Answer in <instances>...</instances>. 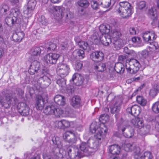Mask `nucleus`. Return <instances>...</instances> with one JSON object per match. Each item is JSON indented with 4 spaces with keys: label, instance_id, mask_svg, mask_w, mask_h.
Returning a JSON list of instances; mask_svg holds the SVG:
<instances>
[{
    "label": "nucleus",
    "instance_id": "1",
    "mask_svg": "<svg viewBox=\"0 0 159 159\" xmlns=\"http://www.w3.org/2000/svg\"><path fill=\"white\" fill-rule=\"evenodd\" d=\"M96 127L94 126L93 124H92L90 125V130L92 133H95L96 131L97 133L93 137L90 138L87 141V144L89 147L93 149L97 150L98 149L99 146V143L102 139V134L103 132L106 133L107 129L106 128L104 129L102 128H99L96 130Z\"/></svg>",
    "mask_w": 159,
    "mask_h": 159
},
{
    "label": "nucleus",
    "instance_id": "2",
    "mask_svg": "<svg viewBox=\"0 0 159 159\" xmlns=\"http://www.w3.org/2000/svg\"><path fill=\"white\" fill-rule=\"evenodd\" d=\"M126 56L124 55H120L118 57L119 62L123 63L125 61V67L127 72L131 74L136 73L139 70L140 64L136 59L132 58L126 60Z\"/></svg>",
    "mask_w": 159,
    "mask_h": 159
},
{
    "label": "nucleus",
    "instance_id": "3",
    "mask_svg": "<svg viewBox=\"0 0 159 159\" xmlns=\"http://www.w3.org/2000/svg\"><path fill=\"white\" fill-rule=\"evenodd\" d=\"M133 7L128 2H120L116 6V10L120 14L123 18H127L132 14Z\"/></svg>",
    "mask_w": 159,
    "mask_h": 159
},
{
    "label": "nucleus",
    "instance_id": "4",
    "mask_svg": "<svg viewBox=\"0 0 159 159\" xmlns=\"http://www.w3.org/2000/svg\"><path fill=\"white\" fill-rule=\"evenodd\" d=\"M117 125L119 131L121 132L125 137L130 138L134 135V129L129 126L127 121L124 120L122 118H121L120 121L117 123Z\"/></svg>",
    "mask_w": 159,
    "mask_h": 159
},
{
    "label": "nucleus",
    "instance_id": "5",
    "mask_svg": "<svg viewBox=\"0 0 159 159\" xmlns=\"http://www.w3.org/2000/svg\"><path fill=\"white\" fill-rule=\"evenodd\" d=\"M52 8L54 15L57 19H61L64 16L69 19L74 17L73 14L70 11L69 9L66 10L64 7L61 6H54Z\"/></svg>",
    "mask_w": 159,
    "mask_h": 159
},
{
    "label": "nucleus",
    "instance_id": "6",
    "mask_svg": "<svg viewBox=\"0 0 159 159\" xmlns=\"http://www.w3.org/2000/svg\"><path fill=\"white\" fill-rule=\"evenodd\" d=\"M110 28L108 25H101L99 27L100 31L102 34V36L100 37V42L106 46H108L111 43V36L109 34L110 30Z\"/></svg>",
    "mask_w": 159,
    "mask_h": 159
},
{
    "label": "nucleus",
    "instance_id": "7",
    "mask_svg": "<svg viewBox=\"0 0 159 159\" xmlns=\"http://www.w3.org/2000/svg\"><path fill=\"white\" fill-rule=\"evenodd\" d=\"M2 93L5 98L4 99L2 97L0 96V104L2 107L7 108L10 107L11 104L15 105L16 103L17 99L16 98H14V102H13L11 100L12 98L7 91L4 90L2 92Z\"/></svg>",
    "mask_w": 159,
    "mask_h": 159
},
{
    "label": "nucleus",
    "instance_id": "8",
    "mask_svg": "<svg viewBox=\"0 0 159 159\" xmlns=\"http://www.w3.org/2000/svg\"><path fill=\"white\" fill-rule=\"evenodd\" d=\"M39 73L40 75L38 76L40 77L38 79V83L44 85L45 87H48L51 83L50 79L46 75L48 73V70L47 68H44Z\"/></svg>",
    "mask_w": 159,
    "mask_h": 159
},
{
    "label": "nucleus",
    "instance_id": "9",
    "mask_svg": "<svg viewBox=\"0 0 159 159\" xmlns=\"http://www.w3.org/2000/svg\"><path fill=\"white\" fill-rule=\"evenodd\" d=\"M122 104V101L121 99H119L110 107L111 112L112 114H115V117L117 121V123L120 121L121 117L119 119L120 116L119 112Z\"/></svg>",
    "mask_w": 159,
    "mask_h": 159
},
{
    "label": "nucleus",
    "instance_id": "10",
    "mask_svg": "<svg viewBox=\"0 0 159 159\" xmlns=\"http://www.w3.org/2000/svg\"><path fill=\"white\" fill-rule=\"evenodd\" d=\"M70 68L66 64L59 63L57 69V72L61 77H66L69 72Z\"/></svg>",
    "mask_w": 159,
    "mask_h": 159
},
{
    "label": "nucleus",
    "instance_id": "11",
    "mask_svg": "<svg viewBox=\"0 0 159 159\" xmlns=\"http://www.w3.org/2000/svg\"><path fill=\"white\" fill-rule=\"evenodd\" d=\"M60 57L59 54L54 53H50L44 56V59L45 62L48 64H56Z\"/></svg>",
    "mask_w": 159,
    "mask_h": 159
},
{
    "label": "nucleus",
    "instance_id": "12",
    "mask_svg": "<svg viewBox=\"0 0 159 159\" xmlns=\"http://www.w3.org/2000/svg\"><path fill=\"white\" fill-rule=\"evenodd\" d=\"M142 37L145 41L150 44L152 43L157 37L155 32L153 31L144 32L143 34Z\"/></svg>",
    "mask_w": 159,
    "mask_h": 159
},
{
    "label": "nucleus",
    "instance_id": "13",
    "mask_svg": "<svg viewBox=\"0 0 159 159\" xmlns=\"http://www.w3.org/2000/svg\"><path fill=\"white\" fill-rule=\"evenodd\" d=\"M40 68V63L37 60H35L32 62L28 70V72L31 75L38 73V75H39V72L42 70H39Z\"/></svg>",
    "mask_w": 159,
    "mask_h": 159
},
{
    "label": "nucleus",
    "instance_id": "14",
    "mask_svg": "<svg viewBox=\"0 0 159 159\" xmlns=\"http://www.w3.org/2000/svg\"><path fill=\"white\" fill-rule=\"evenodd\" d=\"M66 152L70 159H75L77 157H80L79 149L76 147L69 146L67 149Z\"/></svg>",
    "mask_w": 159,
    "mask_h": 159
},
{
    "label": "nucleus",
    "instance_id": "15",
    "mask_svg": "<svg viewBox=\"0 0 159 159\" xmlns=\"http://www.w3.org/2000/svg\"><path fill=\"white\" fill-rule=\"evenodd\" d=\"M85 142L82 143L80 146L81 152H79L80 157L87 156L91 154V152L89 150V147Z\"/></svg>",
    "mask_w": 159,
    "mask_h": 159
},
{
    "label": "nucleus",
    "instance_id": "16",
    "mask_svg": "<svg viewBox=\"0 0 159 159\" xmlns=\"http://www.w3.org/2000/svg\"><path fill=\"white\" fill-rule=\"evenodd\" d=\"M63 139L68 143H75L77 139L75 135L72 131H67L64 133L63 136Z\"/></svg>",
    "mask_w": 159,
    "mask_h": 159
},
{
    "label": "nucleus",
    "instance_id": "17",
    "mask_svg": "<svg viewBox=\"0 0 159 159\" xmlns=\"http://www.w3.org/2000/svg\"><path fill=\"white\" fill-rule=\"evenodd\" d=\"M19 111L23 116H26L29 114L30 108L26 104L23 102H20L18 104Z\"/></svg>",
    "mask_w": 159,
    "mask_h": 159
},
{
    "label": "nucleus",
    "instance_id": "18",
    "mask_svg": "<svg viewBox=\"0 0 159 159\" xmlns=\"http://www.w3.org/2000/svg\"><path fill=\"white\" fill-rule=\"evenodd\" d=\"M140 107L137 105H134L129 107L126 109L127 112L134 116H138L140 112Z\"/></svg>",
    "mask_w": 159,
    "mask_h": 159
},
{
    "label": "nucleus",
    "instance_id": "19",
    "mask_svg": "<svg viewBox=\"0 0 159 159\" xmlns=\"http://www.w3.org/2000/svg\"><path fill=\"white\" fill-rule=\"evenodd\" d=\"M104 56L103 53L100 51L94 52L90 55V58L94 61H97L96 60L98 59V61H100L103 59Z\"/></svg>",
    "mask_w": 159,
    "mask_h": 159
},
{
    "label": "nucleus",
    "instance_id": "20",
    "mask_svg": "<svg viewBox=\"0 0 159 159\" xmlns=\"http://www.w3.org/2000/svg\"><path fill=\"white\" fill-rule=\"evenodd\" d=\"M44 105V100L41 96H38L36 99L35 107L37 110H42L43 109Z\"/></svg>",
    "mask_w": 159,
    "mask_h": 159
},
{
    "label": "nucleus",
    "instance_id": "21",
    "mask_svg": "<svg viewBox=\"0 0 159 159\" xmlns=\"http://www.w3.org/2000/svg\"><path fill=\"white\" fill-rule=\"evenodd\" d=\"M120 146L117 145H111L109 148V152L113 155H119L120 151Z\"/></svg>",
    "mask_w": 159,
    "mask_h": 159
},
{
    "label": "nucleus",
    "instance_id": "22",
    "mask_svg": "<svg viewBox=\"0 0 159 159\" xmlns=\"http://www.w3.org/2000/svg\"><path fill=\"white\" fill-rule=\"evenodd\" d=\"M131 122L135 127L139 128L140 129L144 125L142 119L138 117L132 119Z\"/></svg>",
    "mask_w": 159,
    "mask_h": 159
},
{
    "label": "nucleus",
    "instance_id": "23",
    "mask_svg": "<svg viewBox=\"0 0 159 159\" xmlns=\"http://www.w3.org/2000/svg\"><path fill=\"white\" fill-rule=\"evenodd\" d=\"M55 102L59 105L63 106L65 103V99L64 96L61 95H57L54 97Z\"/></svg>",
    "mask_w": 159,
    "mask_h": 159
},
{
    "label": "nucleus",
    "instance_id": "24",
    "mask_svg": "<svg viewBox=\"0 0 159 159\" xmlns=\"http://www.w3.org/2000/svg\"><path fill=\"white\" fill-rule=\"evenodd\" d=\"M81 99L78 96L73 97L72 99L71 105L75 108H79L81 106Z\"/></svg>",
    "mask_w": 159,
    "mask_h": 159
},
{
    "label": "nucleus",
    "instance_id": "25",
    "mask_svg": "<svg viewBox=\"0 0 159 159\" xmlns=\"http://www.w3.org/2000/svg\"><path fill=\"white\" fill-rule=\"evenodd\" d=\"M42 49L40 47H34L30 51V53L32 56H40Z\"/></svg>",
    "mask_w": 159,
    "mask_h": 159
},
{
    "label": "nucleus",
    "instance_id": "26",
    "mask_svg": "<svg viewBox=\"0 0 159 159\" xmlns=\"http://www.w3.org/2000/svg\"><path fill=\"white\" fill-rule=\"evenodd\" d=\"M115 70L118 73L120 74L123 73L125 71L124 65L123 63H116L115 64Z\"/></svg>",
    "mask_w": 159,
    "mask_h": 159
},
{
    "label": "nucleus",
    "instance_id": "27",
    "mask_svg": "<svg viewBox=\"0 0 159 159\" xmlns=\"http://www.w3.org/2000/svg\"><path fill=\"white\" fill-rule=\"evenodd\" d=\"M58 127L61 129H65L70 126V123L68 121L64 120L59 121L58 123Z\"/></svg>",
    "mask_w": 159,
    "mask_h": 159
},
{
    "label": "nucleus",
    "instance_id": "28",
    "mask_svg": "<svg viewBox=\"0 0 159 159\" xmlns=\"http://www.w3.org/2000/svg\"><path fill=\"white\" fill-rule=\"evenodd\" d=\"M52 140L54 144L55 148H62V144L61 141L59 140V138L58 137H53L52 138Z\"/></svg>",
    "mask_w": 159,
    "mask_h": 159
},
{
    "label": "nucleus",
    "instance_id": "29",
    "mask_svg": "<svg viewBox=\"0 0 159 159\" xmlns=\"http://www.w3.org/2000/svg\"><path fill=\"white\" fill-rule=\"evenodd\" d=\"M153 155L152 152L146 151L139 157V159H153Z\"/></svg>",
    "mask_w": 159,
    "mask_h": 159
},
{
    "label": "nucleus",
    "instance_id": "30",
    "mask_svg": "<svg viewBox=\"0 0 159 159\" xmlns=\"http://www.w3.org/2000/svg\"><path fill=\"white\" fill-rule=\"evenodd\" d=\"M55 107L53 106H48L45 107L43 112L46 115L53 114L54 112Z\"/></svg>",
    "mask_w": 159,
    "mask_h": 159
},
{
    "label": "nucleus",
    "instance_id": "31",
    "mask_svg": "<svg viewBox=\"0 0 159 159\" xmlns=\"http://www.w3.org/2000/svg\"><path fill=\"white\" fill-rule=\"evenodd\" d=\"M150 129L151 126L149 125H147L143 126L140 129V134L141 135H147L148 134Z\"/></svg>",
    "mask_w": 159,
    "mask_h": 159
},
{
    "label": "nucleus",
    "instance_id": "32",
    "mask_svg": "<svg viewBox=\"0 0 159 159\" xmlns=\"http://www.w3.org/2000/svg\"><path fill=\"white\" fill-rule=\"evenodd\" d=\"M56 47V44L51 42L45 44V48L47 49V51L48 52L54 51Z\"/></svg>",
    "mask_w": 159,
    "mask_h": 159
},
{
    "label": "nucleus",
    "instance_id": "33",
    "mask_svg": "<svg viewBox=\"0 0 159 159\" xmlns=\"http://www.w3.org/2000/svg\"><path fill=\"white\" fill-rule=\"evenodd\" d=\"M73 54L76 55V57L78 56L80 59L83 58L85 56L84 51L80 49L75 50L73 52Z\"/></svg>",
    "mask_w": 159,
    "mask_h": 159
},
{
    "label": "nucleus",
    "instance_id": "34",
    "mask_svg": "<svg viewBox=\"0 0 159 159\" xmlns=\"http://www.w3.org/2000/svg\"><path fill=\"white\" fill-rule=\"evenodd\" d=\"M91 39L93 43L95 44L99 43L100 38H99L98 34L97 33H94L91 37Z\"/></svg>",
    "mask_w": 159,
    "mask_h": 159
},
{
    "label": "nucleus",
    "instance_id": "35",
    "mask_svg": "<svg viewBox=\"0 0 159 159\" xmlns=\"http://www.w3.org/2000/svg\"><path fill=\"white\" fill-rule=\"evenodd\" d=\"M77 3L78 5L84 8L88 7L89 5V3L87 0H79Z\"/></svg>",
    "mask_w": 159,
    "mask_h": 159
},
{
    "label": "nucleus",
    "instance_id": "36",
    "mask_svg": "<svg viewBox=\"0 0 159 159\" xmlns=\"http://www.w3.org/2000/svg\"><path fill=\"white\" fill-rule=\"evenodd\" d=\"M136 100L139 104L143 106H145L147 103V101L142 96H137Z\"/></svg>",
    "mask_w": 159,
    "mask_h": 159
},
{
    "label": "nucleus",
    "instance_id": "37",
    "mask_svg": "<svg viewBox=\"0 0 159 159\" xmlns=\"http://www.w3.org/2000/svg\"><path fill=\"white\" fill-rule=\"evenodd\" d=\"M16 19L13 18L12 17H9L6 18L5 21L8 26H11L16 22Z\"/></svg>",
    "mask_w": 159,
    "mask_h": 159
},
{
    "label": "nucleus",
    "instance_id": "38",
    "mask_svg": "<svg viewBox=\"0 0 159 159\" xmlns=\"http://www.w3.org/2000/svg\"><path fill=\"white\" fill-rule=\"evenodd\" d=\"M66 80L65 79V77H61V78L57 80L56 83L59 86L61 87H64L66 85Z\"/></svg>",
    "mask_w": 159,
    "mask_h": 159
},
{
    "label": "nucleus",
    "instance_id": "39",
    "mask_svg": "<svg viewBox=\"0 0 159 159\" xmlns=\"http://www.w3.org/2000/svg\"><path fill=\"white\" fill-rule=\"evenodd\" d=\"M109 118V116L107 114H104L100 116L99 118V120L101 123H105L108 121Z\"/></svg>",
    "mask_w": 159,
    "mask_h": 159
},
{
    "label": "nucleus",
    "instance_id": "40",
    "mask_svg": "<svg viewBox=\"0 0 159 159\" xmlns=\"http://www.w3.org/2000/svg\"><path fill=\"white\" fill-rule=\"evenodd\" d=\"M106 68V65L105 63L100 62L98 65H96L95 68L99 71H103Z\"/></svg>",
    "mask_w": 159,
    "mask_h": 159
},
{
    "label": "nucleus",
    "instance_id": "41",
    "mask_svg": "<svg viewBox=\"0 0 159 159\" xmlns=\"http://www.w3.org/2000/svg\"><path fill=\"white\" fill-rule=\"evenodd\" d=\"M121 36V33L120 31L115 30L113 31L112 37L113 39H119Z\"/></svg>",
    "mask_w": 159,
    "mask_h": 159
},
{
    "label": "nucleus",
    "instance_id": "42",
    "mask_svg": "<svg viewBox=\"0 0 159 159\" xmlns=\"http://www.w3.org/2000/svg\"><path fill=\"white\" fill-rule=\"evenodd\" d=\"M152 110L155 113H159V102H156L153 104Z\"/></svg>",
    "mask_w": 159,
    "mask_h": 159
},
{
    "label": "nucleus",
    "instance_id": "43",
    "mask_svg": "<svg viewBox=\"0 0 159 159\" xmlns=\"http://www.w3.org/2000/svg\"><path fill=\"white\" fill-rule=\"evenodd\" d=\"M111 3V0H104L103 2H100L102 7L107 8L109 7Z\"/></svg>",
    "mask_w": 159,
    "mask_h": 159
},
{
    "label": "nucleus",
    "instance_id": "44",
    "mask_svg": "<svg viewBox=\"0 0 159 159\" xmlns=\"http://www.w3.org/2000/svg\"><path fill=\"white\" fill-rule=\"evenodd\" d=\"M54 112L53 114L57 117H60L61 116L63 113V111L60 108H56L55 107V109L54 110Z\"/></svg>",
    "mask_w": 159,
    "mask_h": 159
},
{
    "label": "nucleus",
    "instance_id": "45",
    "mask_svg": "<svg viewBox=\"0 0 159 159\" xmlns=\"http://www.w3.org/2000/svg\"><path fill=\"white\" fill-rule=\"evenodd\" d=\"M33 10L32 9L28 8V7H27L25 10L24 11V13L26 16L28 17H30L32 15V12Z\"/></svg>",
    "mask_w": 159,
    "mask_h": 159
},
{
    "label": "nucleus",
    "instance_id": "46",
    "mask_svg": "<svg viewBox=\"0 0 159 159\" xmlns=\"http://www.w3.org/2000/svg\"><path fill=\"white\" fill-rule=\"evenodd\" d=\"M36 4V2L35 0H30L28 2L27 7L34 10Z\"/></svg>",
    "mask_w": 159,
    "mask_h": 159
},
{
    "label": "nucleus",
    "instance_id": "47",
    "mask_svg": "<svg viewBox=\"0 0 159 159\" xmlns=\"http://www.w3.org/2000/svg\"><path fill=\"white\" fill-rule=\"evenodd\" d=\"M132 144L128 143H126L124 145V149L126 152H129L132 150Z\"/></svg>",
    "mask_w": 159,
    "mask_h": 159
},
{
    "label": "nucleus",
    "instance_id": "48",
    "mask_svg": "<svg viewBox=\"0 0 159 159\" xmlns=\"http://www.w3.org/2000/svg\"><path fill=\"white\" fill-rule=\"evenodd\" d=\"M91 6L92 8L95 10H97L100 7H102L100 2H98L95 1H93V3L92 4Z\"/></svg>",
    "mask_w": 159,
    "mask_h": 159
},
{
    "label": "nucleus",
    "instance_id": "49",
    "mask_svg": "<svg viewBox=\"0 0 159 159\" xmlns=\"http://www.w3.org/2000/svg\"><path fill=\"white\" fill-rule=\"evenodd\" d=\"M146 3L144 1H141L139 2L137 4L138 8L140 9H143L146 6Z\"/></svg>",
    "mask_w": 159,
    "mask_h": 159
},
{
    "label": "nucleus",
    "instance_id": "50",
    "mask_svg": "<svg viewBox=\"0 0 159 159\" xmlns=\"http://www.w3.org/2000/svg\"><path fill=\"white\" fill-rule=\"evenodd\" d=\"M38 21L39 22H40L42 25H47V22L44 16L41 15L39 16V17L38 18Z\"/></svg>",
    "mask_w": 159,
    "mask_h": 159
},
{
    "label": "nucleus",
    "instance_id": "51",
    "mask_svg": "<svg viewBox=\"0 0 159 159\" xmlns=\"http://www.w3.org/2000/svg\"><path fill=\"white\" fill-rule=\"evenodd\" d=\"M78 46L79 47L82 48L84 50H86L88 47L89 45L87 43L82 41L79 43Z\"/></svg>",
    "mask_w": 159,
    "mask_h": 159
},
{
    "label": "nucleus",
    "instance_id": "52",
    "mask_svg": "<svg viewBox=\"0 0 159 159\" xmlns=\"http://www.w3.org/2000/svg\"><path fill=\"white\" fill-rule=\"evenodd\" d=\"M148 14L151 16H155L157 15V11L155 8L152 7L150 9L148 10Z\"/></svg>",
    "mask_w": 159,
    "mask_h": 159
},
{
    "label": "nucleus",
    "instance_id": "53",
    "mask_svg": "<svg viewBox=\"0 0 159 159\" xmlns=\"http://www.w3.org/2000/svg\"><path fill=\"white\" fill-rule=\"evenodd\" d=\"M8 8L7 6L3 5L2 7H0V10L1 13L5 15L8 11Z\"/></svg>",
    "mask_w": 159,
    "mask_h": 159
},
{
    "label": "nucleus",
    "instance_id": "54",
    "mask_svg": "<svg viewBox=\"0 0 159 159\" xmlns=\"http://www.w3.org/2000/svg\"><path fill=\"white\" fill-rule=\"evenodd\" d=\"M75 83L76 85H81L83 82V80L82 79V77L80 76H79L78 77H77V79L76 81H75Z\"/></svg>",
    "mask_w": 159,
    "mask_h": 159
},
{
    "label": "nucleus",
    "instance_id": "55",
    "mask_svg": "<svg viewBox=\"0 0 159 159\" xmlns=\"http://www.w3.org/2000/svg\"><path fill=\"white\" fill-rule=\"evenodd\" d=\"M158 93L154 89L152 88L150 91L149 94L151 96L154 97L157 95Z\"/></svg>",
    "mask_w": 159,
    "mask_h": 159
},
{
    "label": "nucleus",
    "instance_id": "56",
    "mask_svg": "<svg viewBox=\"0 0 159 159\" xmlns=\"http://www.w3.org/2000/svg\"><path fill=\"white\" fill-rule=\"evenodd\" d=\"M114 42H113V44L115 48L120 47L121 45L120 43V39H113Z\"/></svg>",
    "mask_w": 159,
    "mask_h": 159
},
{
    "label": "nucleus",
    "instance_id": "57",
    "mask_svg": "<svg viewBox=\"0 0 159 159\" xmlns=\"http://www.w3.org/2000/svg\"><path fill=\"white\" fill-rule=\"evenodd\" d=\"M13 14L14 16V19H16V17L19 16L20 14V12L19 10L17 9H15L13 11Z\"/></svg>",
    "mask_w": 159,
    "mask_h": 159
},
{
    "label": "nucleus",
    "instance_id": "58",
    "mask_svg": "<svg viewBox=\"0 0 159 159\" xmlns=\"http://www.w3.org/2000/svg\"><path fill=\"white\" fill-rule=\"evenodd\" d=\"M137 28L134 27H130L129 30L130 34H131L135 35L137 32Z\"/></svg>",
    "mask_w": 159,
    "mask_h": 159
},
{
    "label": "nucleus",
    "instance_id": "59",
    "mask_svg": "<svg viewBox=\"0 0 159 159\" xmlns=\"http://www.w3.org/2000/svg\"><path fill=\"white\" fill-rule=\"evenodd\" d=\"M133 151L135 154L136 157V156H138L140 152V150L139 147H135L133 149Z\"/></svg>",
    "mask_w": 159,
    "mask_h": 159
},
{
    "label": "nucleus",
    "instance_id": "60",
    "mask_svg": "<svg viewBox=\"0 0 159 159\" xmlns=\"http://www.w3.org/2000/svg\"><path fill=\"white\" fill-rule=\"evenodd\" d=\"M83 66V64L81 62H77L75 65V68L76 70L79 71L80 70Z\"/></svg>",
    "mask_w": 159,
    "mask_h": 159
},
{
    "label": "nucleus",
    "instance_id": "61",
    "mask_svg": "<svg viewBox=\"0 0 159 159\" xmlns=\"http://www.w3.org/2000/svg\"><path fill=\"white\" fill-rule=\"evenodd\" d=\"M17 34V36L19 37V39L21 40L24 36V34L22 31L16 32Z\"/></svg>",
    "mask_w": 159,
    "mask_h": 159
},
{
    "label": "nucleus",
    "instance_id": "62",
    "mask_svg": "<svg viewBox=\"0 0 159 159\" xmlns=\"http://www.w3.org/2000/svg\"><path fill=\"white\" fill-rule=\"evenodd\" d=\"M149 52L147 50H144L142 51L141 52V55L143 57L146 58L147 57L148 55Z\"/></svg>",
    "mask_w": 159,
    "mask_h": 159
},
{
    "label": "nucleus",
    "instance_id": "63",
    "mask_svg": "<svg viewBox=\"0 0 159 159\" xmlns=\"http://www.w3.org/2000/svg\"><path fill=\"white\" fill-rule=\"evenodd\" d=\"M12 38L13 40L15 42H20L21 41L20 39H19V37L17 36L16 32L13 34Z\"/></svg>",
    "mask_w": 159,
    "mask_h": 159
},
{
    "label": "nucleus",
    "instance_id": "64",
    "mask_svg": "<svg viewBox=\"0 0 159 159\" xmlns=\"http://www.w3.org/2000/svg\"><path fill=\"white\" fill-rule=\"evenodd\" d=\"M124 51L126 54H130L133 53V51L130 50L127 47H125L124 48Z\"/></svg>",
    "mask_w": 159,
    "mask_h": 159
}]
</instances>
